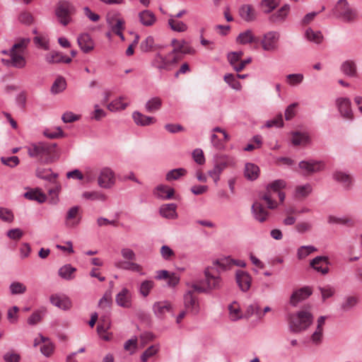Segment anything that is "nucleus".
<instances>
[{
    "mask_svg": "<svg viewBox=\"0 0 362 362\" xmlns=\"http://www.w3.org/2000/svg\"><path fill=\"white\" fill-rule=\"evenodd\" d=\"M27 150L30 157L36 158L43 163H50L58 157L56 143H33L27 147Z\"/></svg>",
    "mask_w": 362,
    "mask_h": 362,
    "instance_id": "1",
    "label": "nucleus"
},
{
    "mask_svg": "<svg viewBox=\"0 0 362 362\" xmlns=\"http://www.w3.org/2000/svg\"><path fill=\"white\" fill-rule=\"evenodd\" d=\"M313 315L305 310H300L289 317V328L292 332H300L308 328L313 323Z\"/></svg>",
    "mask_w": 362,
    "mask_h": 362,
    "instance_id": "2",
    "label": "nucleus"
},
{
    "mask_svg": "<svg viewBox=\"0 0 362 362\" xmlns=\"http://www.w3.org/2000/svg\"><path fill=\"white\" fill-rule=\"evenodd\" d=\"M179 59L174 52H169L165 55L157 52L151 61V66L160 72L169 71L178 62Z\"/></svg>",
    "mask_w": 362,
    "mask_h": 362,
    "instance_id": "3",
    "label": "nucleus"
},
{
    "mask_svg": "<svg viewBox=\"0 0 362 362\" xmlns=\"http://www.w3.org/2000/svg\"><path fill=\"white\" fill-rule=\"evenodd\" d=\"M76 7L72 3L68 1H61L57 6L55 14L59 22L66 26L72 21L71 16L76 13Z\"/></svg>",
    "mask_w": 362,
    "mask_h": 362,
    "instance_id": "4",
    "label": "nucleus"
},
{
    "mask_svg": "<svg viewBox=\"0 0 362 362\" xmlns=\"http://www.w3.org/2000/svg\"><path fill=\"white\" fill-rule=\"evenodd\" d=\"M286 187V182L283 180H276L269 185L267 187V192L262 196V199L267 204V207L270 209H275L277 205L273 199V193L280 192V189Z\"/></svg>",
    "mask_w": 362,
    "mask_h": 362,
    "instance_id": "5",
    "label": "nucleus"
},
{
    "mask_svg": "<svg viewBox=\"0 0 362 362\" xmlns=\"http://www.w3.org/2000/svg\"><path fill=\"white\" fill-rule=\"evenodd\" d=\"M334 14L344 21L350 22L356 17V13L349 5L346 0H339L334 8Z\"/></svg>",
    "mask_w": 362,
    "mask_h": 362,
    "instance_id": "6",
    "label": "nucleus"
},
{
    "mask_svg": "<svg viewBox=\"0 0 362 362\" xmlns=\"http://www.w3.org/2000/svg\"><path fill=\"white\" fill-rule=\"evenodd\" d=\"M280 34L276 31H269L265 33L261 40L262 49L267 52H275L279 48Z\"/></svg>",
    "mask_w": 362,
    "mask_h": 362,
    "instance_id": "7",
    "label": "nucleus"
},
{
    "mask_svg": "<svg viewBox=\"0 0 362 362\" xmlns=\"http://www.w3.org/2000/svg\"><path fill=\"white\" fill-rule=\"evenodd\" d=\"M98 185L102 188L108 189L115 184V174L109 168H103L98 178Z\"/></svg>",
    "mask_w": 362,
    "mask_h": 362,
    "instance_id": "8",
    "label": "nucleus"
},
{
    "mask_svg": "<svg viewBox=\"0 0 362 362\" xmlns=\"http://www.w3.org/2000/svg\"><path fill=\"white\" fill-rule=\"evenodd\" d=\"M351 104V100L347 98H339L336 100V105L341 117L350 120L354 119Z\"/></svg>",
    "mask_w": 362,
    "mask_h": 362,
    "instance_id": "9",
    "label": "nucleus"
},
{
    "mask_svg": "<svg viewBox=\"0 0 362 362\" xmlns=\"http://www.w3.org/2000/svg\"><path fill=\"white\" fill-rule=\"evenodd\" d=\"M228 160L224 156H221L219 160L216 161L214 167L212 170L208 172L209 175L213 178L214 183L217 185L218 180H220V175L222 171L227 167L228 165Z\"/></svg>",
    "mask_w": 362,
    "mask_h": 362,
    "instance_id": "10",
    "label": "nucleus"
},
{
    "mask_svg": "<svg viewBox=\"0 0 362 362\" xmlns=\"http://www.w3.org/2000/svg\"><path fill=\"white\" fill-rule=\"evenodd\" d=\"M312 295V290L310 288L305 286L299 288L293 292L290 298V304L296 307L297 305L301 301L307 299Z\"/></svg>",
    "mask_w": 362,
    "mask_h": 362,
    "instance_id": "11",
    "label": "nucleus"
},
{
    "mask_svg": "<svg viewBox=\"0 0 362 362\" xmlns=\"http://www.w3.org/2000/svg\"><path fill=\"white\" fill-rule=\"evenodd\" d=\"M329 262L327 256H317L310 262L312 268L324 275L329 272Z\"/></svg>",
    "mask_w": 362,
    "mask_h": 362,
    "instance_id": "12",
    "label": "nucleus"
},
{
    "mask_svg": "<svg viewBox=\"0 0 362 362\" xmlns=\"http://www.w3.org/2000/svg\"><path fill=\"white\" fill-rule=\"evenodd\" d=\"M107 23L112 32L124 40V37L122 30L124 29V21L122 18L110 17L107 18Z\"/></svg>",
    "mask_w": 362,
    "mask_h": 362,
    "instance_id": "13",
    "label": "nucleus"
},
{
    "mask_svg": "<svg viewBox=\"0 0 362 362\" xmlns=\"http://www.w3.org/2000/svg\"><path fill=\"white\" fill-rule=\"evenodd\" d=\"M80 207L74 206L69 209L66 216L65 224L69 228L76 227L81 221Z\"/></svg>",
    "mask_w": 362,
    "mask_h": 362,
    "instance_id": "14",
    "label": "nucleus"
},
{
    "mask_svg": "<svg viewBox=\"0 0 362 362\" xmlns=\"http://www.w3.org/2000/svg\"><path fill=\"white\" fill-rule=\"evenodd\" d=\"M236 282L243 292L247 291L251 286L252 277L246 272L238 270L235 274Z\"/></svg>",
    "mask_w": 362,
    "mask_h": 362,
    "instance_id": "15",
    "label": "nucleus"
},
{
    "mask_svg": "<svg viewBox=\"0 0 362 362\" xmlns=\"http://www.w3.org/2000/svg\"><path fill=\"white\" fill-rule=\"evenodd\" d=\"M298 165L299 168L305 170L308 175L319 172L324 168V165L321 161L316 160H302L299 163Z\"/></svg>",
    "mask_w": 362,
    "mask_h": 362,
    "instance_id": "16",
    "label": "nucleus"
},
{
    "mask_svg": "<svg viewBox=\"0 0 362 362\" xmlns=\"http://www.w3.org/2000/svg\"><path fill=\"white\" fill-rule=\"evenodd\" d=\"M139 48L142 52H150L160 50L164 48V46L155 43V40L153 36L149 35L140 43Z\"/></svg>",
    "mask_w": 362,
    "mask_h": 362,
    "instance_id": "17",
    "label": "nucleus"
},
{
    "mask_svg": "<svg viewBox=\"0 0 362 362\" xmlns=\"http://www.w3.org/2000/svg\"><path fill=\"white\" fill-rule=\"evenodd\" d=\"M78 45L84 53H88L94 49V42L88 33H83L78 37Z\"/></svg>",
    "mask_w": 362,
    "mask_h": 362,
    "instance_id": "18",
    "label": "nucleus"
},
{
    "mask_svg": "<svg viewBox=\"0 0 362 362\" xmlns=\"http://www.w3.org/2000/svg\"><path fill=\"white\" fill-rule=\"evenodd\" d=\"M117 304L122 308H130L132 306V294L127 288H123L118 293L115 298Z\"/></svg>",
    "mask_w": 362,
    "mask_h": 362,
    "instance_id": "19",
    "label": "nucleus"
},
{
    "mask_svg": "<svg viewBox=\"0 0 362 362\" xmlns=\"http://www.w3.org/2000/svg\"><path fill=\"white\" fill-rule=\"evenodd\" d=\"M240 18L246 22H252L257 18V13L252 5L244 4L239 8Z\"/></svg>",
    "mask_w": 362,
    "mask_h": 362,
    "instance_id": "20",
    "label": "nucleus"
},
{
    "mask_svg": "<svg viewBox=\"0 0 362 362\" xmlns=\"http://www.w3.org/2000/svg\"><path fill=\"white\" fill-rule=\"evenodd\" d=\"M204 273L206 277L205 284L208 291L212 289H218L221 287V279L218 276L211 273L209 269H206Z\"/></svg>",
    "mask_w": 362,
    "mask_h": 362,
    "instance_id": "21",
    "label": "nucleus"
},
{
    "mask_svg": "<svg viewBox=\"0 0 362 362\" xmlns=\"http://www.w3.org/2000/svg\"><path fill=\"white\" fill-rule=\"evenodd\" d=\"M289 10H290L289 5H288V4L284 5L276 12L272 14L269 17V21L273 24L283 23L286 20V18L288 14Z\"/></svg>",
    "mask_w": 362,
    "mask_h": 362,
    "instance_id": "22",
    "label": "nucleus"
},
{
    "mask_svg": "<svg viewBox=\"0 0 362 362\" xmlns=\"http://www.w3.org/2000/svg\"><path fill=\"white\" fill-rule=\"evenodd\" d=\"M252 212L255 218L260 223L264 222L269 216L268 211L262 204L258 202L253 203L252 206Z\"/></svg>",
    "mask_w": 362,
    "mask_h": 362,
    "instance_id": "23",
    "label": "nucleus"
},
{
    "mask_svg": "<svg viewBox=\"0 0 362 362\" xmlns=\"http://www.w3.org/2000/svg\"><path fill=\"white\" fill-rule=\"evenodd\" d=\"M185 306L187 309L189 310L193 314L199 313V304L197 298L193 296V291H189L184 296Z\"/></svg>",
    "mask_w": 362,
    "mask_h": 362,
    "instance_id": "24",
    "label": "nucleus"
},
{
    "mask_svg": "<svg viewBox=\"0 0 362 362\" xmlns=\"http://www.w3.org/2000/svg\"><path fill=\"white\" fill-rule=\"evenodd\" d=\"M170 309L171 305L168 301H158L153 305V313L159 318H163Z\"/></svg>",
    "mask_w": 362,
    "mask_h": 362,
    "instance_id": "25",
    "label": "nucleus"
},
{
    "mask_svg": "<svg viewBox=\"0 0 362 362\" xmlns=\"http://www.w3.org/2000/svg\"><path fill=\"white\" fill-rule=\"evenodd\" d=\"M155 195L162 199H172L175 194L173 188L167 187L165 185H158L154 192Z\"/></svg>",
    "mask_w": 362,
    "mask_h": 362,
    "instance_id": "26",
    "label": "nucleus"
},
{
    "mask_svg": "<svg viewBox=\"0 0 362 362\" xmlns=\"http://www.w3.org/2000/svg\"><path fill=\"white\" fill-rule=\"evenodd\" d=\"M50 302L53 305L65 310L71 307V303L68 298L61 297L58 295L51 296Z\"/></svg>",
    "mask_w": 362,
    "mask_h": 362,
    "instance_id": "27",
    "label": "nucleus"
},
{
    "mask_svg": "<svg viewBox=\"0 0 362 362\" xmlns=\"http://www.w3.org/2000/svg\"><path fill=\"white\" fill-rule=\"evenodd\" d=\"M176 209L175 204H163L160 208V214L164 218L174 219L177 217Z\"/></svg>",
    "mask_w": 362,
    "mask_h": 362,
    "instance_id": "28",
    "label": "nucleus"
},
{
    "mask_svg": "<svg viewBox=\"0 0 362 362\" xmlns=\"http://www.w3.org/2000/svg\"><path fill=\"white\" fill-rule=\"evenodd\" d=\"M139 21L145 26H151L156 21V17L150 10H144L139 13Z\"/></svg>",
    "mask_w": 362,
    "mask_h": 362,
    "instance_id": "29",
    "label": "nucleus"
},
{
    "mask_svg": "<svg viewBox=\"0 0 362 362\" xmlns=\"http://www.w3.org/2000/svg\"><path fill=\"white\" fill-rule=\"evenodd\" d=\"M236 42L241 45H246L248 43L257 42H258V39L254 36L251 30H247L238 35L236 38Z\"/></svg>",
    "mask_w": 362,
    "mask_h": 362,
    "instance_id": "30",
    "label": "nucleus"
},
{
    "mask_svg": "<svg viewBox=\"0 0 362 362\" xmlns=\"http://www.w3.org/2000/svg\"><path fill=\"white\" fill-rule=\"evenodd\" d=\"M341 70L347 76L356 77L357 76L356 65L354 61L347 60L342 63Z\"/></svg>",
    "mask_w": 362,
    "mask_h": 362,
    "instance_id": "31",
    "label": "nucleus"
},
{
    "mask_svg": "<svg viewBox=\"0 0 362 362\" xmlns=\"http://www.w3.org/2000/svg\"><path fill=\"white\" fill-rule=\"evenodd\" d=\"M132 117L134 122L140 126H146L155 122L153 117L146 116L139 112H134L132 115Z\"/></svg>",
    "mask_w": 362,
    "mask_h": 362,
    "instance_id": "32",
    "label": "nucleus"
},
{
    "mask_svg": "<svg viewBox=\"0 0 362 362\" xmlns=\"http://www.w3.org/2000/svg\"><path fill=\"white\" fill-rule=\"evenodd\" d=\"M115 266L118 269L131 270L136 272H141L142 269L141 266L137 263L122 260L116 262Z\"/></svg>",
    "mask_w": 362,
    "mask_h": 362,
    "instance_id": "33",
    "label": "nucleus"
},
{
    "mask_svg": "<svg viewBox=\"0 0 362 362\" xmlns=\"http://www.w3.org/2000/svg\"><path fill=\"white\" fill-rule=\"evenodd\" d=\"M306 39L316 44H320L323 40V35L319 30L314 31L312 28H308L305 32Z\"/></svg>",
    "mask_w": 362,
    "mask_h": 362,
    "instance_id": "34",
    "label": "nucleus"
},
{
    "mask_svg": "<svg viewBox=\"0 0 362 362\" xmlns=\"http://www.w3.org/2000/svg\"><path fill=\"white\" fill-rule=\"evenodd\" d=\"M325 317L320 316L317 319V325L315 332L312 335V340L314 343H320L322 337L323 325H325Z\"/></svg>",
    "mask_w": 362,
    "mask_h": 362,
    "instance_id": "35",
    "label": "nucleus"
},
{
    "mask_svg": "<svg viewBox=\"0 0 362 362\" xmlns=\"http://www.w3.org/2000/svg\"><path fill=\"white\" fill-rule=\"evenodd\" d=\"M259 167L253 163H247L245 168V176L250 180H256L259 176Z\"/></svg>",
    "mask_w": 362,
    "mask_h": 362,
    "instance_id": "36",
    "label": "nucleus"
},
{
    "mask_svg": "<svg viewBox=\"0 0 362 362\" xmlns=\"http://www.w3.org/2000/svg\"><path fill=\"white\" fill-rule=\"evenodd\" d=\"M76 269L71 264H66L59 269V275L64 279L71 280L74 278Z\"/></svg>",
    "mask_w": 362,
    "mask_h": 362,
    "instance_id": "37",
    "label": "nucleus"
},
{
    "mask_svg": "<svg viewBox=\"0 0 362 362\" xmlns=\"http://www.w3.org/2000/svg\"><path fill=\"white\" fill-rule=\"evenodd\" d=\"M170 18L168 19V23L173 31L182 33L187 30L188 27L187 24L182 21L175 20L173 15H170Z\"/></svg>",
    "mask_w": 362,
    "mask_h": 362,
    "instance_id": "38",
    "label": "nucleus"
},
{
    "mask_svg": "<svg viewBox=\"0 0 362 362\" xmlns=\"http://www.w3.org/2000/svg\"><path fill=\"white\" fill-rule=\"evenodd\" d=\"M10 57H11V66L18 68L22 69L25 66L26 61L25 58L18 54L17 52H9Z\"/></svg>",
    "mask_w": 362,
    "mask_h": 362,
    "instance_id": "39",
    "label": "nucleus"
},
{
    "mask_svg": "<svg viewBox=\"0 0 362 362\" xmlns=\"http://www.w3.org/2000/svg\"><path fill=\"white\" fill-rule=\"evenodd\" d=\"M230 318L233 321H236L239 319L244 317L241 313V310L239 305L236 302H233L228 306Z\"/></svg>",
    "mask_w": 362,
    "mask_h": 362,
    "instance_id": "40",
    "label": "nucleus"
},
{
    "mask_svg": "<svg viewBox=\"0 0 362 362\" xmlns=\"http://www.w3.org/2000/svg\"><path fill=\"white\" fill-rule=\"evenodd\" d=\"M66 83L63 77H58L53 83L51 87V92L54 94H57L65 90Z\"/></svg>",
    "mask_w": 362,
    "mask_h": 362,
    "instance_id": "41",
    "label": "nucleus"
},
{
    "mask_svg": "<svg viewBox=\"0 0 362 362\" xmlns=\"http://www.w3.org/2000/svg\"><path fill=\"white\" fill-rule=\"evenodd\" d=\"M187 170L185 168H180L170 170L167 174L165 179L168 181L177 180L182 176L185 175Z\"/></svg>",
    "mask_w": 362,
    "mask_h": 362,
    "instance_id": "42",
    "label": "nucleus"
},
{
    "mask_svg": "<svg viewBox=\"0 0 362 362\" xmlns=\"http://www.w3.org/2000/svg\"><path fill=\"white\" fill-rule=\"evenodd\" d=\"M317 250V248L313 245H303L298 249L297 257L299 259H303Z\"/></svg>",
    "mask_w": 362,
    "mask_h": 362,
    "instance_id": "43",
    "label": "nucleus"
},
{
    "mask_svg": "<svg viewBox=\"0 0 362 362\" xmlns=\"http://www.w3.org/2000/svg\"><path fill=\"white\" fill-rule=\"evenodd\" d=\"M279 4V0H262L261 6L265 13H271Z\"/></svg>",
    "mask_w": 362,
    "mask_h": 362,
    "instance_id": "44",
    "label": "nucleus"
},
{
    "mask_svg": "<svg viewBox=\"0 0 362 362\" xmlns=\"http://www.w3.org/2000/svg\"><path fill=\"white\" fill-rule=\"evenodd\" d=\"M255 314L259 318H262L263 317V314H262V312L260 311V307L257 303H253V304L250 305L247 308V310L243 316L245 318H248Z\"/></svg>",
    "mask_w": 362,
    "mask_h": 362,
    "instance_id": "45",
    "label": "nucleus"
},
{
    "mask_svg": "<svg viewBox=\"0 0 362 362\" xmlns=\"http://www.w3.org/2000/svg\"><path fill=\"white\" fill-rule=\"evenodd\" d=\"M162 105L160 98L155 97L149 100L146 104V109L148 112H152L158 110Z\"/></svg>",
    "mask_w": 362,
    "mask_h": 362,
    "instance_id": "46",
    "label": "nucleus"
},
{
    "mask_svg": "<svg viewBox=\"0 0 362 362\" xmlns=\"http://www.w3.org/2000/svg\"><path fill=\"white\" fill-rule=\"evenodd\" d=\"M36 175L41 179L49 181L57 177V174L52 173L51 169L45 168H38L36 170Z\"/></svg>",
    "mask_w": 362,
    "mask_h": 362,
    "instance_id": "47",
    "label": "nucleus"
},
{
    "mask_svg": "<svg viewBox=\"0 0 362 362\" xmlns=\"http://www.w3.org/2000/svg\"><path fill=\"white\" fill-rule=\"evenodd\" d=\"M333 176L334 180L341 182L346 187H349L351 184V177L348 174L342 172H336Z\"/></svg>",
    "mask_w": 362,
    "mask_h": 362,
    "instance_id": "48",
    "label": "nucleus"
},
{
    "mask_svg": "<svg viewBox=\"0 0 362 362\" xmlns=\"http://www.w3.org/2000/svg\"><path fill=\"white\" fill-rule=\"evenodd\" d=\"M9 289L12 295H18L24 293L27 288L23 283L14 281L11 284Z\"/></svg>",
    "mask_w": 362,
    "mask_h": 362,
    "instance_id": "49",
    "label": "nucleus"
},
{
    "mask_svg": "<svg viewBox=\"0 0 362 362\" xmlns=\"http://www.w3.org/2000/svg\"><path fill=\"white\" fill-rule=\"evenodd\" d=\"M154 286V282L151 280L144 281L139 287V293L144 297H147Z\"/></svg>",
    "mask_w": 362,
    "mask_h": 362,
    "instance_id": "50",
    "label": "nucleus"
},
{
    "mask_svg": "<svg viewBox=\"0 0 362 362\" xmlns=\"http://www.w3.org/2000/svg\"><path fill=\"white\" fill-rule=\"evenodd\" d=\"M63 54L59 52L52 51L45 55V60L49 64L62 63Z\"/></svg>",
    "mask_w": 362,
    "mask_h": 362,
    "instance_id": "51",
    "label": "nucleus"
},
{
    "mask_svg": "<svg viewBox=\"0 0 362 362\" xmlns=\"http://www.w3.org/2000/svg\"><path fill=\"white\" fill-rule=\"evenodd\" d=\"M24 197L30 200H35L40 203H43L46 200V196L37 191H29L24 194Z\"/></svg>",
    "mask_w": 362,
    "mask_h": 362,
    "instance_id": "52",
    "label": "nucleus"
},
{
    "mask_svg": "<svg viewBox=\"0 0 362 362\" xmlns=\"http://www.w3.org/2000/svg\"><path fill=\"white\" fill-rule=\"evenodd\" d=\"M159 350L158 345H152L149 346L141 356V361L146 362L148 359L156 355Z\"/></svg>",
    "mask_w": 362,
    "mask_h": 362,
    "instance_id": "53",
    "label": "nucleus"
},
{
    "mask_svg": "<svg viewBox=\"0 0 362 362\" xmlns=\"http://www.w3.org/2000/svg\"><path fill=\"white\" fill-rule=\"evenodd\" d=\"M226 83H227L233 89L240 90L241 84L235 78V76L232 74H228L224 76L223 78Z\"/></svg>",
    "mask_w": 362,
    "mask_h": 362,
    "instance_id": "54",
    "label": "nucleus"
},
{
    "mask_svg": "<svg viewBox=\"0 0 362 362\" xmlns=\"http://www.w3.org/2000/svg\"><path fill=\"white\" fill-rule=\"evenodd\" d=\"M357 302L358 300L356 297L349 296L342 303L341 308L344 311L349 310L356 305Z\"/></svg>",
    "mask_w": 362,
    "mask_h": 362,
    "instance_id": "55",
    "label": "nucleus"
},
{
    "mask_svg": "<svg viewBox=\"0 0 362 362\" xmlns=\"http://www.w3.org/2000/svg\"><path fill=\"white\" fill-rule=\"evenodd\" d=\"M83 197L90 200L105 201L106 199L105 194L99 192H86L83 194Z\"/></svg>",
    "mask_w": 362,
    "mask_h": 362,
    "instance_id": "56",
    "label": "nucleus"
},
{
    "mask_svg": "<svg viewBox=\"0 0 362 362\" xmlns=\"http://www.w3.org/2000/svg\"><path fill=\"white\" fill-rule=\"evenodd\" d=\"M13 214L9 209L0 207V219L4 222L11 223L13 221Z\"/></svg>",
    "mask_w": 362,
    "mask_h": 362,
    "instance_id": "57",
    "label": "nucleus"
},
{
    "mask_svg": "<svg viewBox=\"0 0 362 362\" xmlns=\"http://www.w3.org/2000/svg\"><path fill=\"white\" fill-rule=\"evenodd\" d=\"M1 163L11 168H14L19 164V158L16 156H13L10 157H1Z\"/></svg>",
    "mask_w": 362,
    "mask_h": 362,
    "instance_id": "58",
    "label": "nucleus"
},
{
    "mask_svg": "<svg viewBox=\"0 0 362 362\" xmlns=\"http://www.w3.org/2000/svg\"><path fill=\"white\" fill-rule=\"evenodd\" d=\"M243 52H231L228 54V59L230 64L235 69V66H238L239 62L240 61Z\"/></svg>",
    "mask_w": 362,
    "mask_h": 362,
    "instance_id": "59",
    "label": "nucleus"
},
{
    "mask_svg": "<svg viewBox=\"0 0 362 362\" xmlns=\"http://www.w3.org/2000/svg\"><path fill=\"white\" fill-rule=\"evenodd\" d=\"M126 107L127 104L122 103L121 98L112 101L110 104L107 105L108 110H110L112 112L119 110H124Z\"/></svg>",
    "mask_w": 362,
    "mask_h": 362,
    "instance_id": "60",
    "label": "nucleus"
},
{
    "mask_svg": "<svg viewBox=\"0 0 362 362\" xmlns=\"http://www.w3.org/2000/svg\"><path fill=\"white\" fill-rule=\"evenodd\" d=\"M296 192L298 197H306L312 192V187L308 184L298 186L296 187Z\"/></svg>",
    "mask_w": 362,
    "mask_h": 362,
    "instance_id": "61",
    "label": "nucleus"
},
{
    "mask_svg": "<svg viewBox=\"0 0 362 362\" xmlns=\"http://www.w3.org/2000/svg\"><path fill=\"white\" fill-rule=\"evenodd\" d=\"M43 134L49 139H57L64 136V132L60 127H57L54 132H49L46 129L44 131Z\"/></svg>",
    "mask_w": 362,
    "mask_h": 362,
    "instance_id": "62",
    "label": "nucleus"
},
{
    "mask_svg": "<svg viewBox=\"0 0 362 362\" xmlns=\"http://www.w3.org/2000/svg\"><path fill=\"white\" fill-rule=\"evenodd\" d=\"M112 304L111 293L106 292L99 301V306L102 308H110Z\"/></svg>",
    "mask_w": 362,
    "mask_h": 362,
    "instance_id": "63",
    "label": "nucleus"
},
{
    "mask_svg": "<svg viewBox=\"0 0 362 362\" xmlns=\"http://www.w3.org/2000/svg\"><path fill=\"white\" fill-rule=\"evenodd\" d=\"M319 289L322 294V298L323 301H325L327 298L332 297L335 293L334 288L330 286L320 287Z\"/></svg>",
    "mask_w": 362,
    "mask_h": 362,
    "instance_id": "64",
    "label": "nucleus"
}]
</instances>
